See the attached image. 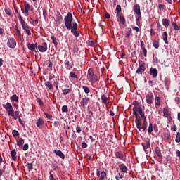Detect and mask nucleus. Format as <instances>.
<instances>
[{"label":"nucleus","instance_id":"1","mask_svg":"<svg viewBox=\"0 0 180 180\" xmlns=\"http://www.w3.org/2000/svg\"><path fill=\"white\" fill-rule=\"evenodd\" d=\"M65 26L68 30H70L75 37H79V32H78V24L74 22L72 13L68 12L64 18Z\"/></svg>","mask_w":180,"mask_h":180},{"label":"nucleus","instance_id":"2","mask_svg":"<svg viewBox=\"0 0 180 180\" xmlns=\"http://www.w3.org/2000/svg\"><path fill=\"white\" fill-rule=\"evenodd\" d=\"M141 117H136L135 123H136V128L141 132L146 131L147 130V126H148V123L147 122V120L146 119L143 120V122L142 124V126H141Z\"/></svg>","mask_w":180,"mask_h":180},{"label":"nucleus","instance_id":"3","mask_svg":"<svg viewBox=\"0 0 180 180\" xmlns=\"http://www.w3.org/2000/svg\"><path fill=\"white\" fill-rule=\"evenodd\" d=\"M18 19L20 23L22 25L23 30H25L27 36H30V34H32V33L30 32V30H29V27L27 26L25 20H23V18H22V15H20V14H18Z\"/></svg>","mask_w":180,"mask_h":180},{"label":"nucleus","instance_id":"4","mask_svg":"<svg viewBox=\"0 0 180 180\" xmlns=\"http://www.w3.org/2000/svg\"><path fill=\"white\" fill-rule=\"evenodd\" d=\"M88 78L89 81H90L91 84H94L99 80L98 76L94 74V70L92 68H89L88 71Z\"/></svg>","mask_w":180,"mask_h":180},{"label":"nucleus","instance_id":"5","mask_svg":"<svg viewBox=\"0 0 180 180\" xmlns=\"http://www.w3.org/2000/svg\"><path fill=\"white\" fill-rule=\"evenodd\" d=\"M134 11L136 13V21L139 22L141 18V11H140V4H136L134 6Z\"/></svg>","mask_w":180,"mask_h":180},{"label":"nucleus","instance_id":"6","mask_svg":"<svg viewBox=\"0 0 180 180\" xmlns=\"http://www.w3.org/2000/svg\"><path fill=\"white\" fill-rule=\"evenodd\" d=\"M3 108H6V111L8 112V116H13L14 110L11 103L7 102L6 105H3Z\"/></svg>","mask_w":180,"mask_h":180},{"label":"nucleus","instance_id":"7","mask_svg":"<svg viewBox=\"0 0 180 180\" xmlns=\"http://www.w3.org/2000/svg\"><path fill=\"white\" fill-rule=\"evenodd\" d=\"M89 98L86 97V96H84L82 101H80L79 102V107L81 108H84V109H86L89 103Z\"/></svg>","mask_w":180,"mask_h":180},{"label":"nucleus","instance_id":"8","mask_svg":"<svg viewBox=\"0 0 180 180\" xmlns=\"http://www.w3.org/2000/svg\"><path fill=\"white\" fill-rule=\"evenodd\" d=\"M146 70V63L143 62L139 67H138L136 74L143 75Z\"/></svg>","mask_w":180,"mask_h":180},{"label":"nucleus","instance_id":"9","mask_svg":"<svg viewBox=\"0 0 180 180\" xmlns=\"http://www.w3.org/2000/svg\"><path fill=\"white\" fill-rule=\"evenodd\" d=\"M143 110L141 108V105H137L134 106L133 108V115L136 117V118H140L141 117L139 116L138 112L140 110Z\"/></svg>","mask_w":180,"mask_h":180},{"label":"nucleus","instance_id":"10","mask_svg":"<svg viewBox=\"0 0 180 180\" xmlns=\"http://www.w3.org/2000/svg\"><path fill=\"white\" fill-rule=\"evenodd\" d=\"M162 112H163V117H165V118H167L169 121L172 120L171 114L168 108H163Z\"/></svg>","mask_w":180,"mask_h":180},{"label":"nucleus","instance_id":"11","mask_svg":"<svg viewBox=\"0 0 180 180\" xmlns=\"http://www.w3.org/2000/svg\"><path fill=\"white\" fill-rule=\"evenodd\" d=\"M149 75H152L153 79H156L158 75V71L156 68H150Z\"/></svg>","mask_w":180,"mask_h":180},{"label":"nucleus","instance_id":"12","mask_svg":"<svg viewBox=\"0 0 180 180\" xmlns=\"http://www.w3.org/2000/svg\"><path fill=\"white\" fill-rule=\"evenodd\" d=\"M146 103L148 104H152L153 101L154 99V96L152 93H150L149 94H147L146 96Z\"/></svg>","mask_w":180,"mask_h":180},{"label":"nucleus","instance_id":"13","mask_svg":"<svg viewBox=\"0 0 180 180\" xmlns=\"http://www.w3.org/2000/svg\"><path fill=\"white\" fill-rule=\"evenodd\" d=\"M115 158L119 160H124V155L123 151L118 150L115 153Z\"/></svg>","mask_w":180,"mask_h":180},{"label":"nucleus","instance_id":"14","mask_svg":"<svg viewBox=\"0 0 180 180\" xmlns=\"http://www.w3.org/2000/svg\"><path fill=\"white\" fill-rule=\"evenodd\" d=\"M101 98V101H103V104L105 105H108V104L109 103V101H110L108 96H107L105 94H102Z\"/></svg>","mask_w":180,"mask_h":180},{"label":"nucleus","instance_id":"15","mask_svg":"<svg viewBox=\"0 0 180 180\" xmlns=\"http://www.w3.org/2000/svg\"><path fill=\"white\" fill-rule=\"evenodd\" d=\"M53 153L56 155L58 156L60 159L65 160V155L61 150H53Z\"/></svg>","mask_w":180,"mask_h":180},{"label":"nucleus","instance_id":"16","mask_svg":"<svg viewBox=\"0 0 180 180\" xmlns=\"http://www.w3.org/2000/svg\"><path fill=\"white\" fill-rule=\"evenodd\" d=\"M142 146H143V150H145V152L146 153L147 152L146 149L150 148V140L146 141V144L142 143Z\"/></svg>","mask_w":180,"mask_h":180},{"label":"nucleus","instance_id":"17","mask_svg":"<svg viewBox=\"0 0 180 180\" xmlns=\"http://www.w3.org/2000/svg\"><path fill=\"white\" fill-rule=\"evenodd\" d=\"M121 170L122 172L123 173H127V171H128V168L127 167V166L122 163V164H120V166H118Z\"/></svg>","mask_w":180,"mask_h":180},{"label":"nucleus","instance_id":"18","mask_svg":"<svg viewBox=\"0 0 180 180\" xmlns=\"http://www.w3.org/2000/svg\"><path fill=\"white\" fill-rule=\"evenodd\" d=\"M8 46H16V41L13 38H10L8 39Z\"/></svg>","mask_w":180,"mask_h":180},{"label":"nucleus","instance_id":"19","mask_svg":"<svg viewBox=\"0 0 180 180\" xmlns=\"http://www.w3.org/2000/svg\"><path fill=\"white\" fill-rule=\"evenodd\" d=\"M155 154L158 155V156L160 158H162V150H160V148L158 146H156L155 148Z\"/></svg>","mask_w":180,"mask_h":180},{"label":"nucleus","instance_id":"20","mask_svg":"<svg viewBox=\"0 0 180 180\" xmlns=\"http://www.w3.org/2000/svg\"><path fill=\"white\" fill-rule=\"evenodd\" d=\"M47 49V46H39L37 48V50H39L41 53H45Z\"/></svg>","mask_w":180,"mask_h":180},{"label":"nucleus","instance_id":"21","mask_svg":"<svg viewBox=\"0 0 180 180\" xmlns=\"http://www.w3.org/2000/svg\"><path fill=\"white\" fill-rule=\"evenodd\" d=\"M155 106L160 105V98L156 94H155Z\"/></svg>","mask_w":180,"mask_h":180},{"label":"nucleus","instance_id":"22","mask_svg":"<svg viewBox=\"0 0 180 180\" xmlns=\"http://www.w3.org/2000/svg\"><path fill=\"white\" fill-rule=\"evenodd\" d=\"M30 10V5L27 3L25 6V16H29V11Z\"/></svg>","mask_w":180,"mask_h":180},{"label":"nucleus","instance_id":"23","mask_svg":"<svg viewBox=\"0 0 180 180\" xmlns=\"http://www.w3.org/2000/svg\"><path fill=\"white\" fill-rule=\"evenodd\" d=\"M25 143V140L22 138H20L17 140V145L19 148H22Z\"/></svg>","mask_w":180,"mask_h":180},{"label":"nucleus","instance_id":"24","mask_svg":"<svg viewBox=\"0 0 180 180\" xmlns=\"http://www.w3.org/2000/svg\"><path fill=\"white\" fill-rule=\"evenodd\" d=\"M45 86H46L48 89L51 91L53 89V83H51L49 81L45 82Z\"/></svg>","mask_w":180,"mask_h":180},{"label":"nucleus","instance_id":"25","mask_svg":"<svg viewBox=\"0 0 180 180\" xmlns=\"http://www.w3.org/2000/svg\"><path fill=\"white\" fill-rule=\"evenodd\" d=\"M168 34L167 33V31H165L162 34V39L165 41V43H166V44H168Z\"/></svg>","mask_w":180,"mask_h":180},{"label":"nucleus","instance_id":"26","mask_svg":"<svg viewBox=\"0 0 180 180\" xmlns=\"http://www.w3.org/2000/svg\"><path fill=\"white\" fill-rule=\"evenodd\" d=\"M93 115L94 112L92 111H89L87 115H86V119H87L89 122H91Z\"/></svg>","mask_w":180,"mask_h":180},{"label":"nucleus","instance_id":"27","mask_svg":"<svg viewBox=\"0 0 180 180\" xmlns=\"http://www.w3.org/2000/svg\"><path fill=\"white\" fill-rule=\"evenodd\" d=\"M10 154L11 155V157H12V160H13L14 161H16L17 160V152L16 150L14 149L11 151V153H10Z\"/></svg>","mask_w":180,"mask_h":180},{"label":"nucleus","instance_id":"28","mask_svg":"<svg viewBox=\"0 0 180 180\" xmlns=\"http://www.w3.org/2000/svg\"><path fill=\"white\" fill-rule=\"evenodd\" d=\"M162 25L165 26V27H168L169 26V20L167 18H163L162 19Z\"/></svg>","mask_w":180,"mask_h":180},{"label":"nucleus","instance_id":"29","mask_svg":"<svg viewBox=\"0 0 180 180\" xmlns=\"http://www.w3.org/2000/svg\"><path fill=\"white\" fill-rule=\"evenodd\" d=\"M44 124L43 118L40 117L37 121V126L39 127L40 126H43Z\"/></svg>","mask_w":180,"mask_h":180},{"label":"nucleus","instance_id":"30","mask_svg":"<svg viewBox=\"0 0 180 180\" xmlns=\"http://www.w3.org/2000/svg\"><path fill=\"white\" fill-rule=\"evenodd\" d=\"M65 65L67 70H70L72 68V65L68 60H65Z\"/></svg>","mask_w":180,"mask_h":180},{"label":"nucleus","instance_id":"31","mask_svg":"<svg viewBox=\"0 0 180 180\" xmlns=\"http://www.w3.org/2000/svg\"><path fill=\"white\" fill-rule=\"evenodd\" d=\"M11 101L18 103L19 98H18L17 94H13V96H11Z\"/></svg>","mask_w":180,"mask_h":180},{"label":"nucleus","instance_id":"32","mask_svg":"<svg viewBox=\"0 0 180 180\" xmlns=\"http://www.w3.org/2000/svg\"><path fill=\"white\" fill-rule=\"evenodd\" d=\"M138 113H139V115H141V118L142 120H146V117L145 116V113L143 111V109L140 110L139 111L137 112Z\"/></svg>","mask_w":180,"mask_h":180},{"label":"nucleus","instance_id":"33","mask_svg":"<svg viewBox=\"0 0 180 180\" xmlns=\"http://www.w3.org/2000/svg\"><path fill=\"white\" fill-rule=\"evenodd\" d=\"M118 18L122 25H124V23H126V19L124 18V17L122 16V15L118 14Z\"/></svg>","mask_w":180,"mask_h":180},{"label":"nucleus","instance_id":"34","mask_svg":"<svg viewBox=\"0 0 180 180\" xmlns=\"http://www.w3.org/2000/svg\"><path fill=\"white\" fill-rule=\"evenodd\" d=\"M61 22H63V16L58 15L56 17V23L58 25H61Z\"/></svg>","mask_w":180,"mask_h":180},{"label":"nucleus","instance_id":"35","mask_svg":"<svg viewBox=\"0 0 180 180\" xmlns=\"http://www.w3.org/2000/svg\"><path fill=\"white\" fill-rule=\"evenodd\" d=\"M14 120H17L19 117V111H14L13 116H11Z\"/></svg>","mask_w":180,"mask_h":180},{"label":"nucleus","instance_id":"36","mask_svg":"<svg viewBox=\"0 0 180 180\" xmlns=\"http://www.w3.org/2000/svg\"><path fill=\"white\" fill-rule=\"evenodd\" d=\"M27 47L32 51L37 52V46H28Z\"/></svg>","mask_w":180,"mask_h":180},{"label":"nucleus","instance_id":"37","mask_svg":"<svg viewBox=\"0 0 180 180\" xmlns=\"http://www.w3.org/2000/svg\"><path fill=\"white\" fill-rule=\"evenodd\" d=\"M70 92H72V90L70 89H64L63 90V94L64 96H66L67 94H70Z\"/></svg>","mask_w":180,"mask_h":180},{"label":"nucleus","instance_id":"38","mask_svg":"<svg viewBox=\"0 0 180 180\" xmlns=\"http://www.w3.org/2000/svg\"><path fill=\"white\" fill-rule=\"evenodd\" d=\"M107 176V174L105 172H102L100 175V179L99 180H105V176Z\"/></svg>","mask_w":180,"mask_h":180},{"label":"nucleus","instance_id":"39","mask_svg":"<svg viewBox=\"0 0 180 180\" xmlns=\"http://www.w3.org/2000/svg\"><path fill=\"white\" fill-rule=\"evenodd\" d=\"M153 131V123L150 122L149 123V126H148V134H152Z\"/></svg>","mask_w":180,"mask_h":180},{"label":"nucleus","instance_id":"40","mask_svg":"<svg viewBox=\"0 0 180 180\" xmlns=\"http://www.w3.org/2000/svg\"><path fill=\"white\" fill-rule=\"evenodd\" d=\"M141 48L142 49V53L143 54V56L146 58L147 57V49L143 46H141Z\"/></svg>","mask_w":180,"mask_h":180},{"label":"nucleus","instance_id":"41","mask_svg":"<svg viewBox=\"0 0 180 180\" xmlns=\"http://www.w3.org/2000/svg\"><path fill=\"white\" fill-rule=\"evenodd\" d=\"M172 26H173L174 30H179V26L175 22H172Z\"/></svg>","mask_w":180,"mask_h":180},{"label":"nucleus","instance_id":"42","mask_svg":"<svg viewBox=\"0 0 180 180\" xmlns=\"http://www.w3.org/2000/svg\"><path fill=\"white\" fill-rule=\"evenodd\" d=\"M44 115L46 116V117L48 119V120H51L53 119V115H49L48 112H44Z\"/></svg>","mask_w":180,"mask_h":180},{"label":"nucleus","instance_id":"43","mask_svg":"<svg viewBox=\"0 0 180 180\" xmlns=\"http://www.w3.org/2000/svg\"><path fill=\"white\" fill-rule=\"evenodd\" d=\"M120 179H124V175L122 174L121 173H117V174L115 176L116 180H120Z\"/></svg>","mask_w":180,"mask_h":180},{"label":"nucleus","instance_id":"44","mask_svg":"<svg viewBox=\"0 0 180 180\" xmlns=\"http://www.w3.org/2000/svg\"><path fill=\"white\" fill-rule=\"evenodd\" d=\"M116 12L117 15H120V12H122V6H120V5H117Z\"/></svg>","mask_w":180,"mask_h":180},{"label":"nucleus","instance_id":"45","mask_svg":"<svg viewBox=\"0 0 180 180\" xmlns=\"http://www.w3.org/2000/svg\"><path fill=\"white\" fill-rule=\"evenodd\" d=\"M175 142L176 143H180V133L177 132L175 138Z\"/></svg>","mask_w":180,"mask_h":180},{"label":"nucleus","instance_id":"46","mask_svg":"<svg viewBox=\"0 0 180 180\" xmlns=\"http://www.w3.org/2000/svg\"><path fill=\"white\" fill-rule=\"evenodd\" d=\"M82 89L84 90L85 94H89L90 92V89L86 86H82Z\"/></svg>","mask_w":180,"mask_h":180},{"label":"nucleus","instance_id":"47","mask_svg":"<svg viewBox=\"0 0 180 180\" xmlns=\"http://www.w3.org/2000/svg\"><path fill=\"white\" fill-rule=\"evenodd\" d=\"M70 76L71 78L78 79L77 75L75 74V72H70Z\"/></svg>","mask_w":180,"mask_h":180},{"label":"nucleus","instance_id":"48","mask_svg":"<svg viewBox=\"0 0 180 180\" xmlns=\"http://www.w3.org/2000/svg\"><path fill=\"white\" fill-rule=\"evenodd\" d=\"M53 84H54V86H55V89H56V91H58V85H59V83H58V82L57 79H54V80H53Z\"/></svg>","mask_w":180,"mask_h":180},{"label":"nucleus","instance_id":"49","mask_svg":"<svg viewBox=\"0 0 180 180\" xmlns=\"http://www.w3.org/2000/svg\"><path fill=\"white\" fill-rule=\"evenodd\" d=\"M12 134L13 137H18L19 136V132L17 130L14 129L12 131Z\"/></svg>","mask_w":180,"mask_h":180},{"label":"nucleus","instance_id":"50","mask_svg":"<svg viewBox=\"0 0 180 180\" xmlns=\"http://www.w3.org/2000/svg\"><path fill=\"white\" fill-rule=\"evenodd\" d=\"M89 46H95V39H90L89 40Z\"/></svg>","mask_w":180,"mask_h":180},{"label":"nucleus","instance_id":"51","mask_svg":"<svg viewBox=\"0 0 180 180\" xmlns=\"http://www.w3.org/2000/svg\"><path fill=\"white\" fill-rule=\"evenodd\" d=\"M51 40H52L53 44H54L55 46H57V44H58V43H57V39H56V37H54V35H52V36H51Z\"/></svg>","mask_w":180,"mask_h":180},{"label":"nucleus","instance_id":"52","mask_svg":"<svg viewBox=\"0 0 180 180\" xmlns=\"http://www.w3.org/2000/svg\"><path fill=\"white\" fill-rule=\"evenodd\" d=\"M54 127L59 128L60 127V122L58 121H55L53 122Z\"/></svg>","mask_w":180,"mask_h":180},{"label":"nucleus","instance_id":"53","mask_svg":"<svg viewBox=\"0 0 180 180\" xmlns=\"http://www.w3.org/2000/svg\"><path fill=\"white\" fill-rule=\"evenodd\" d=\"M29 150V144L25 143L24 146H22V150L27 151Z\"/></svg>","mask_w":180,"mask_h":180},{"label":"nucleus","instance_id":"54","mask_svg":"<svg viewBox=\"0 0 180 180\" xmlns=\"http://www.w3.org/2000/svg\"><path fill=\"white\" fill-rule=\"evenodd\" d=\"M30 20H32L31 23H35V25H37L39 23V18H36V20H33V18L30 17Z\"/></svg>","mask_w":180,"mask_h":180},{"label":"nucleus","instance_id":"55","mask_svg":"<svg viewBox=\"0 0 180 180\" xmlns=\"http://www.w3.org/2000/svg\"><path fill=\"white\" fill-rule=\"evenodd\" d=\"M62 112H68V105H63L62 107Z\"/></svg>","mask_w":180,"mask_h":180},{"label":"nucleus","instance_id":"56","mask_svg":"<svg viewBox=\"0 0 180 180\" xmlns=\"http://www.w3.org/2000/svg\"><path fill=\"white\" fill-rule=\"evenodd\" d=\"M33 168V164L32 162L27 163V169L28 171H31Z\"/></svg>","mask_w":180,"mask_h":180},{"label":"nucleus","instance_id":"57","mask_svg":"<svg viewBox=\"0 0 180 180\" xmlns=\"http://www.w3.org/2000/svg\"><path fill=\"white\" fill-rule=\"evenodd\" d=\"M79 50V49L77 46H73V53H78Z\"/></svg>","mask_w":180,"mask_h":180},{"label":"nucleus","instance_id":"58","mask_svg":"<svg viewBox=\"0 0 180 180\" xmlns=\"http://www.w3.org/2000/svg\"><path fill=\"white\" fill-rule=\"evenodd\" d=\"M37 103H39V105L41 107L44 106V103H43V101H42V100H41V98H38V99H37Z\"/></svg>","mask_w":180,"mask_h":180},{"label":"nucleus","instance_id":"59","mask_svg":"<svg viewBox=\"0 0 180 180\" xmlns=\"http://www.w3.org/2000/svg\"><path fill=\"white\" fill-rule=\"evenodd\" d=\"M133 105H134V107H136V106H141V103H139L137 101H134Z\"/></svg>","mask_w":180,"mask_h":180},{"label":"nucleus","instance_id":"60","mask_svg":"<svg viewBox=\"0 0 180 180\" xmlns=\"http://www.w3.org/2000/svg\"><path fill=\"white\" fill-rule=\"evenodd\" d=\"M131 35V28H130V30L127 32L126 37H130Z\"/></svg>","mask_w":180,"mask_h":180},{"label":"nucleus","instance_id":"61","mask_svg":"<svg viewBox=\"0 0 180 180\" xmlns=\"http://www.w3.org/2000/svg\"><path fill=\"white\" fill-rule=\"evenodd\" d=\"M82 148H86L88 147V145L85 141H84L82 142Z\"/></svg>","mask_w":180,"mask_h":180},{"label":"nucleus","instance_id":"62","mask_svg":"<svg viewBox=\"0 0 180 180\" xmlns=\"http://www.w3.org/2000/svg\"><path fill=\"white\" fill-rule=\"evenodd\" d=\"M120 57H121V58H122V59H126V58H126V54H125L124 52H122V53H121Z\"/></svg>","mask_w":180,"mask_h":180},{"label":"nucleus","instance_id":"63","mask_svg":"<svg viewBox=\"0 0 180 180\" xmlns=\"http://www.w3.org/2000/svg\"><path fill=\"white\" fill-rule=\"evenodd\" d=\"M76 130L78 134H80L82 131V128L80 127H77Z\"/></svg>","mask_w":180,"mask_h":180},{"label":"nucleus","instance_id":"64","mask_svg":"<svg viewBox=\"0 0 180 180\" xmlns=\"http://www.w3.org/2000/svg\"><path fill=\"white\" fill-rule=\"evenodd\" d=\"M50 180H56L53 174L50 172Z\"/></svg>","mask_w":180,"mask_h":180}]
</instances>
